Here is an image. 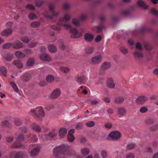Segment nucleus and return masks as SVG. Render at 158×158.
I'll list each match as a JSON object with an SVG mask.
<instances>
[{"label":"nucleus","instance_id":"1","mask_svg":"<svg viewBox=\"0 0 158 158\" xmlns=\"http://www.w3.org/2000/svg\"><path fill=\"white\" fill-rule=\"evenodd\" d=\"M53 153L56 158H67L76 154L74 151L69 149L68 145L65 144L54 148Z\"/></svg>","mask_w":158,"mask_h":158},{"label":"nucleus","instance_id":"2","mask_svg":"<svg viewBox=\"0 0 158 158\" xmlns=\"http://www.w3.org/2000/svg\"><path fill=\"white\" fill-rule=\"evenodd\" d=\"M56 5L53 3H50L49 4V9L51 11L52 15H49L47 14H45V16L47 18L52 19L54 17H56L58 16V13L56 12L55 10Z\"/></svg>","mask_w":158,"mask_h":158},{"label":"nucleus","instance_id":"3","mask_svg":"<svg viewBox=\"0 0 158 158\" xmlns=\"http://www.w3.org/2000/svg\"><path fill=\"white\" fill-rule=\"evenodd\" d=\"M31 111L32 115L36 117L40 118L44 116V111L41 108H37L35 110H32Z\"/></svg>","mask_w":158,"mask_h":158},{"label":"nucleus","instance_id":"4","mask_svg":"<svg viewBox=\"0 0 158 158\" xmlns=\"http://www.w3.org/2000/svg\"><path fill=\"white\" fill-rule=\"evenodd\" d=\"M112 140H117L121 136L120 133L117 131H114L110 133L108 135Z\"/></svg>","mask_w":158,"mask_h":158},{"label":"nucleus","instance_id":"5","mask_svg":"<svg viewBox=\"0 0 158 158\" xmlns=\"http://www.w3.org/2000/svg\"><path fill=\"white\" fill-rule=\"evenodd\" d=\"M33 146V149L31 150L30 152V156L32 157H34L36 156L39 153L40 149L38 147H36L35 145H30V148L31 147Z\"/></svg>","mask_w":158,"mask_h":158},{"label":"nucleus","instance_id":"6","mask_svg":"<svg viewBox=\"0 0 158 158\" xmlns=\"http://www.w3.org/2000/svg\"><path fill=\"white\" fill-rule=\"evenodd\" d=\"M11 155L15 158H23L26 155V153L25 152H13L11 153Z\"/></svg>","mask_w":158,"mask_h":158},{"label":"nucleus","instance_id":"7","mask_svg":"<svg viewBox=\"0 0 158 158\" xmlns=\"http://www.w3.org/2000/svg\"><path fill=\"white\" fill-rule=\"evenodd\" d=\"M75 79L78 83L81 84H85L87 80V78L86 79L85 78L84 75L81 76L77 75L75 77Z\"/></svg>","mask_w":158,"mask_h":158},{"label":"nucleus","instance_id":"8","mask_svg":"<svg viewBox=\"0 0 158 158\" xmlns=\"http://www.w3.org/2000/svg\"><path fill=\"white\" fill-rule=\"evenodd\" d=\"M102 56L98 55L93 57L91 59L92 63L94 64H97L100 63L102 60Z\"/></svg>","mask_w":158,"mask_h":158},{"label":"nucleus","instance_id":"9","mask_svg":"<svg viewBox=\"0 0 158 158\" xmlns=\"http://www.w3.org/2000/svg\"><path fill=\"white\" fill-rule=\"evenodd\" d=\"M61 94L60 89L57 88L55 89L51 94L50 97L52 99H56L59 97Z\"/></svg>","mask_w":158,"mask_h":158},{"label":"nucleus","instance_id":"10","mask_svg":"<svg viewBox=\"0 0 158 158\" xmlns=\"http://www.w3.org/2000/svg\"><path fill=\"white\" fill-rule=\"evenodd\" d=\"M69 32L71 34V37L72 38H79L80 37V36H79L78 35L77 30L75 28H71Z\"/></svg>","mask_w":158,"mask_h":158},{"label":"nucleus","instance_id":"11","mask_svg":"<svg viewBox=\"0 0 158 158\" xmlns=\"http://www.w3.org/2000/svg\"><path fill=\"white\" fill-rule=\"evenodd\" d=\"M12 47L14 49H17L23 48V44L21 42L18 41L14 43H13Z\"/></svg>","mask_w":158,"mask_h":158},{"label":"nucleus","instance_id":"12","mask_svg":"<svg viewBox=\"0 0 158 158\" xmlns=\"http://www.w3.org/2000/svg\"><path fill=\"white\" fill-rule=\"evenodd\" d=\"M147 98L144 96L138 97L136 100V103L138 104H142L147 100Z\"/></svg>","mask_w":158,"mask_h":158},{"label":"nucleus","instance_id":"13","mask_svg":"<svg viewBox=\"0 0 158 158\" xmlns=\"http://www.w3.org/2000/svg\"><path fill=\"white\" fill-rule=\"evenodd\" d=\"M40 57L41 60L44 61H50L51 60L50 56L45 53L40 55Z\"/></svg>","mask_w":158,"mask_h":158},{"label":"nucleus","instance_id":"14","mask_svg":"<svg viewBox=\"0 0 158 158\" xmlns=\"http://www.w3.org/2000/svg\"><path fill=\"white\" fill-rule=\"evenodd\" d=\"M12 33V30L10 28L6 29L2 31L1 35L5 36H8L10 35Z\"/></svg>","mask_w":158,"mask_h":158},{"label":"nucleus","instance_id":"15","mask_svg":"<svg viewBox=\"0 0 158 158\" xmlns=\"http://www.w3.org/2000/svg\"><path fill=\"white\" fill-rule=\"evenodd\" d=\"M94 35L91 34L87 33L84 35V38L86 41L88 42H91L94 39Z\"/></svg>","mask_w":158,"mask_h":158},{"label":"nucleus","instance_id":"16","mask_svg":"<svg viewBox=\"0 0 158 158\" xmlns=\"http://www.w3.org/2000/svg\"><path fill=\"white\" fill-rule=\"evenodd\" d=\"M67 132V129L65 128H60L59 131V136L61 138L64 137Z\"/></svg>","mask_w":158,"mask_h":158},{"label":"nucleus","instance_id":"17","mask_svg":"<svg viewBox=\"0 0 158 158\" xmlns=\"http://www.w3.org/2000/svg\"><path fill=\"white\" fill-rule=\"evenodd\" d=\"M31 128L35 132H40L41 131V127L38 124L35 123H33L31 126Z\"/></svg>","mask_w":158,"mask_h":158},{"label":"nucleus","instance_id":"18","mask_svg":"<svg viewBox=\"0 0 158 158\" xmlns=\"http://www.w3.org/2000/svg\"><path fill=\"white\" fill-rule=\"evenodd\" d=\"M110 63L108 62H105L104 63L101 67V70L103 71L105 70L110 67Z\"/></svg>","mask_w":158,"mask_h":158},{"label":"nucleus","instance_id":"19","mask_svg":"<svg viewBox=\"0 0 158 158\" xmlns=\"http://www.w3.org/2000/svg\"><path fill=\"white\" fill-rule=\"evenodd\" d=\"M118 114L119 115L123 116L125 115L127 113L126 109L123 107H119L117 108Z\"/></svg>","mask_w":158,"mask_h":158},{"label":"nucleus","instance_id":"20","mask_svg":"<svg viewBox=\"0 0 158 158\" xmlns=\"http://www.w3.org/2000/svg\"><path fill=\"white\" fill-rule=\"evenodd\" d=\"M70 19V15L68 14H65L63 18L60 19V22L63 21L68 22L69 21Z\"/></svg>","mask_w":158,"mask_h":158},{"label":"nucleus","instance_id":"21","mask_svg":"<svg viewBox=\"0 0 158 158\" xmlns=\"http://www.w3.org/2000/svg\"><path fill=\"white\" fill-rule=\"evenodd\" d=\"M115 85V84L112 79H109L108 80L107 82V85L108 87L111 88H114Z\"/></svg>","mask_w":158,"mask_h":158},{"label":"nucleus","instance_id":"22","mask_svg":"<svg viewBox=\"0 0 158 158\" xmlns=\"http://www.w3.org/2000/svg\"><path fill=\"white\" fill-rule=\"evenodd\" d=\"M138 6L143 8V9H146L147 8V6L145 4L144 1L142 0H139L138 2Z\"/></svg>","mask_w":158,"mask_h":158},{"label":"nucleus","instance_id":"23","mask_svg":"<svg viewBox=\"0 0 158 158\" xmlns=\"http://www.w3.org/2000/svg\"><path fill=\"white\" fill-rule=\"evenodd\" d=\"M13 64L19 69H21L23 67V64L19 60H15L13 62Z\"/></svg>","mask_w":158,"mask_h":158},{"label":"nucleus","instance_id":"24","mask_svg":"<svg viewBox=\"0 0 158 158\" xmlns=\"http://www.w3.org/2000/svg\"><path fill=\"white\" fill-rule=\"evenodd\" d=\"M16 56L18 58H23L25 56V55L22 52L19 51H17L15 52Z\"/></svg>","mask_w":158,"mask_h":158},{"label":"nucleus","instance_id":"25","mask_svg":"<svg viewBox=\"0 0 158 158\" xmlns=\"http://www.w3.org/2000/svg\"><path fill=\"white\" fill-rule=\"evenodd\" d=\"M48 49L50 52L52 53H54L56 52L57 48L54 45H50L48 47Z\"/></svg>","mask_w":158,"mask_h":158},{"label":"nucleus","instance_id":"26","mask_svg":"<svg viewBox=\"0 0 158 158\" xmlns=\"http://www.w3.org/2000/svg\"><path fill=\"white\" fill-rule=\"evenodd\" d=\"M0 71L2 74L5 77L7 76V70L6 68L3 66H1L0 67Z\"/></svg>","mask_w":158,"mask_h":158},{"label":"nucleus","instance_id":"27","mask_svg":"<svg viewBox=\"0 0 158 158\" xmlns=\"http://www.w3.org/2000/svg\"><path fill=\"white\" fill-rule=\"evenodd\" d=\"M124 101V98L123 97H118L116 98L114 100L115 103L118 104L122 103Z\"/></svg>","mask_w":158,"mask_h":158},{"label":"nucleus","instance_id":"28","mask_svg":"<svg viewBox=\"0 0 158 158\" xmlns=\"http://www.w3.org/2000/svg\"><path fill=\"white\" fill-rule=\"evenodd\" d=\"M11 148H25L24 145L22 144L17 145L16 143H14L11 146Z\"/></svg>","mask_w":158,"mask_h":158},{"label":"nucleus","instance_id":"29","mask_svg":"<svg viewBox=\"0 0 158 158\" xmlns=\"http://www.w3.org/2000/svg\"><path fill=\"white\" fill-rule=\"evenodd\" d=\"M35 63V60L32 58H30L28 59L27 62V65L29 66H33Z\"/></svg>","mask_w":158,"mask_h":158},{"label":"nucleus","instance_id":"30","mask_svg":"<svg viewBox=\"0 0 158 158\" xmlns=\"http://www.w3.org/2000/svg\"><path fill=\"white\" fill-rule=\"evenodd\" d=\"M133 54L135 58L138 59L142 58L143 57L142 54L141 52L137 51L135 52Z\"/></svg>","mask_w":158,"mask_h":158},{"label":"nucleus","instance_id":"31","mask_svg":"<svg viewBox=\"0 0 158 158\" xmlns=\"http://www.w3.org/2000/svg\"><path fill=\"white\" fill-rule=\"evenodd\" d=\"M81 154L83 156H86L88 155L90 152L89 149L86 148L82 149L81 150Z\"/></svg>","mask_w":158,"mask_h":158},{"label":"nucleus","instance_id":"32","mask_svg":"<svg viewBox=\"0 0 158 158\" xmlns=\"http://www.w3.org/2000/svg\"><path fill=\"white\" fill-rule=\"evenodd\" d=\"M47 81L49 83H52L53 82L54 80V77L50 75H48L46 77Z\"/></svg>","mask_w":158,"mask_h":158},{"label":"nucleus","instance_id":"33","mask_svg":"<svg viewBox=\"0 0 158 158\" xmlns=\"http://www.w3.org/2000/svg\"><path fill=\"white\" fill-rule=\"evenodd\" d=\"M13 43H7L3 45L2 48L4 49H7L9 48L12 47Z\"/></svg>","mask_w":158,"mask_h":158},{"label":"nucleus","instance_id":"34","mask_svg":"<svg viewBox=\"0 0 158 158\" xmlns=\"http://www.w3.org/2000/svg\"><path fill=\"white\" fill-rule=\"evenodd\" d=\"M24 138V135L23 134H20L18 135L16 138V140L18 142H22Z\"/></svg>","mask_w":158,"mask_h":158},{"label":"nucleus","instance_id":"35","mask_svg":"<svg viewBox=\"0 0 158 158\" xmlns=\"http://www.w3.org/2000/svg\"><path fill=\"white\" fill-rule=\"evenodd\" d=\"M61 71L64 73H67L69 72L70 69L68 68L64 67H61L60 68Z\"/></svg>","mask_w":158,"mask_h":158},{"label":"nucleus","instance_id":"36","mask_svg":"<svg viewBox=\"0 0 158 158\" xmlns=\"http://www.w3.org/2000/svg\"><path fill=\"white\" fill-rule=\"evenodd\" d=\"M10 84L11 86L13 88L14 90L16 92L18 93L19 92V90L17 87L16 84L13 82H10Z\"/></svg>","mask_w":158,"mask_h":158},{"label":"nucleus","instance_id":"37","mask_svg":"<svg viewBox=\"0 0 158 158\" xmlns=\"http://www.w3.org/2000/svg\"><path fill=\"white\" fill-rule=\"evenodd\" d=\"M40 25V23L38 22H34L31 24V26L33 28H37Z\"/></svg>","mask_w":158,"mask_h":158},{"label":"nucleus","instance_id":"38","mask_svg":"<svg viewBox=\"0 0 158 158\" xmlns=\"http://www.w3.org/2000/svg\"><path fill=\"white\" fill-rule=\"evenodd\" d=\"M21 40L24 43L27 44L29 43L31 39H29L27 37H23L21 39Z\"/></svg>","mask_w":158,"mask_h":158},{"label":"nucleus","instance_id":"39","mask_svg":"<svg viewBox=\"0 0 158 158\" xmlns=\"http://www.w3.org/2000/svg\"><path fill=\"white\" fill-rule=\"evenodd\" d=\"M63 8L66 10H68L70 8V5L69 3L65 2L63 5Z\"/></svg>","mask_w":158,"mask_h":158},{"label":"nucleus","instance_id":"40","mask_svg":"<svg viewBox=\"0 0 158 158\" xmlns=\"http://www.w3.org/2000/svg\"><path fill=\"white\" fill-rule=\"evenodd\" d=\"M135 147V144L133 143H130L127 146V148L128 150L132 149Z\"/></svg>","mask_w":158,"mask_h":158},{"label":"nucleus","instance_id":"41","mask_svg":"<svg viewBox=\"0 0 158 158\" xmlns=\"http://www.w3.org/2000/svg\"><path fill=\"white\" fill-rule=\"evenodd\" d=\"M15 124L17 126H19L22 124V122L20 119L16 118L15 120Z\"/></svg>","mask_w":158,"mask_h":158},{"label":"nucleus","instance_id":"42","mask_svg":"<svg viewBox=\"0 0 158 158\" xmlns=\"http://www.w3.org/2000/svg\"><path fill=\"white\" fill-rule=\"evenodd\" d=\"M57 135V133L54 132H50L48 134V138H53L55 136H56Z\"/></svg>","mask_w":158,"mask_h":158},{"label":"nucleus","instance_id":"43","mask_svg":"<svg viewBox=\"0 0 158 158\" xmlns=\"http://www.w3.org/2000/svg\"><path fill=\"white\" fill-rule=\"evenodd\" d=\"M94 49L93 48H88L85 50V53L87 54H91L93 52Z\"/></svg>","mask_w":158,"mask_h":158},{"label":"nucleus","instance_id":"44","mask_svg":"<svg viewBox=\"0 0 158 158\" xmlns=\"http://www.w3.org/2000/svg\"><path fill=\"white\" fill-rule=\"evenodd\" d=\"M151 13L153 15L158 17V10L154 8H152L151 10Z\"/></svg>","mask_w":158,"mask_h":158},{"label":"nucleus","instance_id":"45","mask_svg":"<svg viewBox=\"0 0 158 158\" xmlns=\"http://www.w3.org/2000/svg\"><path fill=\"white\" fill-rule=\"evenodd\" d=\"M29 18L31 20L37 18L36 15L33 13H30L28 15Z\"/></svg>","mask_w":158,"mask_h":158},{"label":"nucleus","instance_id":"46","mask_svg":"<svg viewBox=\"0 0 158 158\" xmlns=\"http://www.w3.org/2000/svg\"><path fill=\"white\" fill-rule=\"evenodd\" d=\"M6 141L8 143H11L13 141L14 137L12 136L6 137L5 138Z\"/></svg>","mask_w":158,"mask_h":158},{"label":"nucleus","instance_id":"47","mask_svg":"<svg viewBox=\"0 0 158 158\" xmlns=\"http://www.w3.org/2000/svg\"><path fill=\"white\" fill-rule=\"evenodd\" d=\"M68 141L71 142H73L75 140V138L74 135H69L68 136Z\"/></svg>","mask_w":158,"mask_h":158},{"label":"nucleus","instance_id":"48","mask_svg":"<svg viewBox=\"0 0 158 158\" xmlns=\"http://www.w3.org/2000/svg\"><path fill=\"white\" fill-rule=\"evenodd\" d=\"M144 46L146 49L147 50H150L152 48L151 45L148 43H145L144 44Z\"/></svg>","mask_w":158,"mask_h":158},{"label":"nucleus","instance_id":"49","mask_svg":"<svg viewBox=\"0 0 158 158\" xmlns=\"http://www.w3.org/2000/svg\"><path fill=\"white\" fill-rule=\"evenodd\" d=\"M86 125L89 127H92L95 125V123L94 122L91 121L86 123Z\"/></svg>","mask_w":158,"mask_h":158},{"label":"nucleus","instance_id":"50","mask_svg":"<svg viewBox=\"0 0 158 158\" xmlns=\"http://www.w3.org/2000/svg\"><path fill=\"white\" fill-rule=\"evenodd\" d=\"M96 28H97V30L96 31V33H100L102 29L104 28V26L102 25H101L99 26L96 27Z\"/></svg>","mask_w":158,"mask_h":158},{"label":"nucleus","instance_id":"51","mask_svg":"<svg viewBox=\"0 0 158 158\" xmlns=\"http://www.w3.org/2000/svg\"><path fill=\"white\" fill-rule=\"evenodd\" d=\"M31 138V140L33 142H36L38 140V138L37 136L35 135H32Z\"/></svg>","mask_w":158,"mask_h":158},{"label":"nucleus","instance_id":"52","mask_svg":"<svg viewBox=\"0 0 158 158\" xmlns=\"http://www.w3.org/2000/svg\"><path fill=\"white\" fill-rule=\"evenodd\" d=\"M139 111L141 113H144L148 111V109L146 107H142L140 108Z\"/></svg>","mask_w":158,"mask_h":158},{"label":"nucleus","instance_id":"53","mask_svg":"<svg viewBox=\"0 0 158 158\" xmlns=\"http://www.w3.org/2000/svg\"><path fill=\"white\" fill-rule=\"evenodd\" d=\"M10 124V123L7 120L4 121L2 123V125L4 127H8Z\"/></svg>","mask_w":158,"mask_h":158},{"label":"nucleus","instance_id":"54","mask_svg":"<svg viewBox=\"0 0 158 158\" xmlns=\"http://www.w3.org/2000/svg\"><path fill=\"white\" fill-rule=\"evenodd\" d=\"M44 2L43 0H39L36 3V5L37 7H40L43 5Z\"/></svg>","mask_w":158,"mask_h":158},{"label":"nucleus","instance_id":"55","mask_svg":"<svg viewBox=\"0 0 158 158\" xmlns=\"http://www.w3.org/2000/svg\"><path fill=\"white\" fill-rule=\"evenodd\" d=\"M101 155L103 158H106L107 156V152L105 150H103L101 152Z\"/></svg>","mask_w":158,"mask_h":158},{"label":"nucleus","instance_id":"56","mask_svg":"<svg viewBox=\"0 0 158 158\" xmlns=\"http://www.w3.org/2000/svg\"><path fill=\"white\" fill-rule=\"evenodd\" d=\"M41 138L44 140H47L48 138V134H44L41 136Z\"/></svg>","mask_w":158,"mask_h":158},{"label":"nucleus","instance_id":"57","mask_svg":"<svg viewBox=\"0 0 158 158\" xmlns=\"http://www.w3.org/2000/svg\"><path fill=\"white\" fill-rule=\"evenodd\" d=\"M120 50L123 53L127 54L128 53L127 49L124 47H122L121 48Z\"/></svg>","mask_w":158,"mask_h":158},{"label":"nucleus","instance_id":"58","mask_svg":"<svg viewBox=\"0 0 158 158\" xmlns=\"http://www.w3.org/2000/svg\"><path fill=\"white\" fill-rule=\"evenodd\" d=\"M83 126V123H77V124L76 128L77 130L79 129H81Z\"/></svg>","mask_w":158,"mask_h":158},{"label":"nucleus","instance_id":"59","mask_svg":"<svg viewBox=\"0 0 158 158\" xmlns=\"http://www.w3.org/2000/svg\"><path fill=\"white\" fill-rule=\"evenodd\" d=\"M73 23L76 26H78L79 25V21L76 19H74L73 20Z\"/></svg>","mask_w":158,"mask_h":158},{"label":"nucleus","instance_id":"60","mask_svg":"<svg viewBox=\"0 0 158 158\" xmlns=\"http://www.w3.org/2000/svg\"><path fill=\"white\" fill-rule=\"evenodd\" d=\"M25 8L29 10H34V7L31 5L28 4L25 6Z\"/></svg>","mask_w":158,"mask_h":158},{"label":"nucleus","instance_id":"61","mask_svg":"<svg viewBox=\"0 0 158 158\" xmlns=\"http://www.w3.org/2000/svg\"><path fill=\"white\" fill-rule=\"evenodd\" d=\"M52 28L55 31H59L60 30V28L59 26H52Z\"/></svg>","mask_w":158,"mask_h":158},{"label":"nucleus","instance_id":"62","mask_svg":"<svg viewBox=\"0 0 158 158\" xmlns=\"http://www.w3.org/2000/svg\"><path fill=\"white\" fill-rule=\"evenodd\" d=\"M23 52H25L27 54H32V52L31 49H25L24 50Z\"/></svg>","mask_w":158,"mask_h":158},{"label":"nucleus","instance_id":"63","mask_svg":"<svg viewBox=\"0 0 158 158\" xmlns=\"http://www.w3.org/2000/svg\"><path fill=\"white\" fill-rule=\"evenodd\" d=\"M122 14L125 16H128L129 15L130 11L129 10L123 11L122 12Z\"/></svg>","mask_w":158,"mask_h":158},{"label":"nucleus","instance_id":"64","mask_svg":"<svg viewBox=\"0 0 158 158\" xmlns=\"http://www.w3.org/2000/svg\"><path fill=\"white\" fill-rule=\"evenodd\" d=\"M135 47L137 49L140 50L142 49L141 45L139 43H137L135 44Z\"/></svg>","mask_w":158,"mask_h":158}]
</instances>
